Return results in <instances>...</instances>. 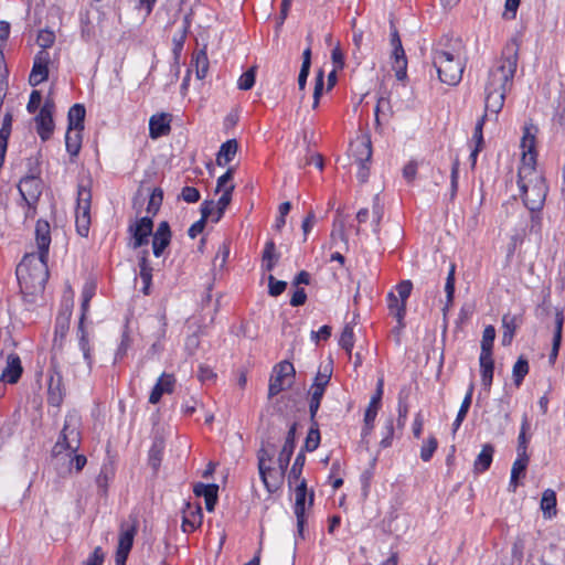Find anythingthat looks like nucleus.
<instances>
[{
	"label": "nucleus",
	"instance_id": "f257e3e1",
	"mask_svg": "<svg viewBox=\"0 0 565 565\" xmlns=\"http://www.w3.org/2000/svg\"><path fill=\"white\" fill-rule=\"evenodd\" d=\"M519 60V46L515 41L509 42L488 72L484 85V108L498 115L503 108L507 93L512 86Z\"/></svg>",
	"mask_w": 565,
	"mask_h": 565
},
{
	"label": "nucleus",
	"instance_id": "f03ea898",
	"mask_svg": "<svg viewBox=\"0 0 565 565\" xmlns=\"http://www.w3.org/2000/svg\"><path fill=\"white\" fill-rule=\"evenodd\" d=\"M38 253L25 254L15 269L21 288L43 289L49 278L47 257L51 244V228L47 221L39 220L35 225Z\"/></svg>",
	"mask_w": 565,
	"mask_h": 565
},
{
	"label": "nucleus",
	"instance_id": "7ed1b4c3",
	"mask_svg": "<svg viewBox=\"0 0 565 565\" xmlns=\"http://www.w3.org/2000/svg\"><path fill=\"white\" fill-rule=\"evenodd\" d=\"M433 64L440 82L451 86L457 85L462 78L465 68L459 41H450L446 46L438 43L433 50Z\"/></svg>",
	"mask_w": 565,
	"mask_h": 565
},
{
	"label": "nucleus",
	"instance_id": "20e7f679",
	"mask_svg": "<svg viewBox=\"0 0 565 565\" xmlns=\"http://www.w3.org/2000/svg\"><path fill=\"white\" fill-rule=\"evenodd\" d=\"M518 185L521 191L524 205L531 212L541 211L547 194V186L542 172L529 164H526V167H520L518 173Z\"/></svg>",
	"mask_w": 565,
	"mask_h": 565
},
{
	"label": "nucleus",
	"instance_id": "39448f33",
	"mask_svg": "<svg viewBox=\"0 0 565 565\" xmlns=\"http://www.w3.org/2000/svg\"><path fill=\"white\" fill-rule=\"evenodd\" d=\"M81 416L76 412H71L65 416V422L61 435L52 449L54 457H58L63 451L71 457L81 446Z\"/></svg>",
	"mask_w": 565,
	"mask_h": 565
},
{
	"label": "nucleus",
	"instance_id": "423d86ee",
	"mask_svg": "<svg viewBox=\"0 0 565 565\" xmlns=\"http://www.w3.org/2000/svg\"><path fill=\"white\" fill-rule=\"evenodd\" d=\"M349 156L352 157L359 166L358 178L365 182L369 178V167L366 163L372 158V143L369 136L361 135L350 142Z\"/></svg>",
	"mask_w": 565,
	"mask_h": 565
},
{
	"label": "nucleus",
	"instance_id": "0eeeda50",
	"mask_svg": "<svg viewBox=\"0 0 565 565\" xmlns=\"http://www.w3.org/2000/svg\"><path fill=\"white\" fill-rule=\"evenodd\" d=\"M66 388L63 383V375L60 359L56 353L51 355V364L49 369V387L47 402L50 405L58 407L63 403Z\"/></svg>",
	"mask_w": 565,
	"mask_h": 565
},
{
	"label": "nucleus",
	"instance_id": "6e6552de",
	"mask_svg": "<svg viewBox=\"0 0 565 565\" xmlns=\"http://www.w3.org/2000/svg\"><path fill=\"white\" fill-rule=\"evenodd\" d=\"M90 202L92 192L87 186L79 185L77 190V206L75 213V225L77 233L87 237L90 227Z\"/></svg>",
	"mask_w": 565,
	"mask_h": 565
},
{
	"label": "nucleus",
	"instance_id": "1a4fd4ad",
	"mask_svg": "<svg viewBox=\"0 0 565 565\" xmlns=\"http://www.w3.org/2000/svg\"><path fill=\"white\" fill-rule=\"evenodd\" d=\"M295 377V367L288 361L279 362L273 370L269 380L268 396L269 398L278 395L280 392L291 387Z\"/></svg>",
	"mask_w": 565,
	"mask_h": 565
},
{
	"label": "nucleus",
	"instance_id": "9d476101",
	"mask_svg": "<svg viewBox=\"0 0 565 565\" xmlns=\"http://www.w3.org/2000/svg\"><path fill=\"white\" fill-rule=\"evenodd\" d=\"M153 222L150 217L145 216L137 220L128 226V233L131 236L130 246L137 249L149 243V237L152 235Z\"/></svg>",
	"mask_w": 565,
	"mask_h": 565
},
{
	"label": "nucleus",
	"instance_id": "9b49d317",
	"mask_svg": "<svg viewBox=\"0 0 565 565\" xmlns=\"http://www.w3.org/2000/svg\"><path fill=\"white\" fill-rule=\"evenodd\" d=\"M38 169L31 170V173L20 180L19 192L28 205L34 204L41 194V179Z\"/></svg>",
	"mask_w": 565,
	"mask_h": 565
},
{
	"label": "nucleus",
	"instance_id": "f8f14e48",
	"mask_svg": "<svg viewBox=\"0 0 565 565\" xmlns=\"http://www.w3.org/2000/svg\"><path fill=\"white\" fill-rule=\"evenodd\" d=\"M536 131L537 128L533 125H526L523 129V137L521 140L522 159L520 167H526V164H529L530 167L536 168Z\"/></svg>",
	"mask_w": 565,
	"mask_h": 565
},
{
	"label": "nucleus",
	"instance_id": "ddd939ff",
	"mask_svg": "<svg viewBox=\"0 0 565 565\" xmlns=\"http://www.w3.org/2000/svg\"><path fill=\"white\" fill-rule=\"evenodd\" d=\"M72 310L66 308L61 311L56 317L55 329H54V339L52 347V354L56 353V356L62 352L64 340L70 330Z\"/></svg>",
	"mask_w": 565,
	"mask_h": 565
},
{
	"label": "nucleus",
	"instance_id": "4468645a",
	"mask_svg": "<svg viewBox=\"0 0 565 565\" xmlns=\"http://www.w3.org/2000/svg\"><path fill=\"white\" fill-rule=\"evenodd\" d=\"M53 111V102L46 100L35 117L36 131L44 141L51 138L54 130Z\"/></svg>",
	"mask_w": 565,
	"mask_h": 565
},
{
	"label": "nucleus",
	"instance_id": "2eb2a0df",
	"mask_svg": "<svg viewBox=\"0 0 565 565\" xmlns=\"http://www.w3.org/2000/svg\"><path fill=\"white\" fill-rule=\"evenodd\" d=\"M286 470L287 468H281L279 465L277 468L274 467V462L264 463L262 470H258L260 479L268 492L273 493L280 488Z\"/></svg>",
	"mask_w": 565,
	"mask_h": 565
},
{
	"label": "nucleus",
	"instance_id": "dca6fc26",
	"mask_svg": "<svg viewBox=\"0 0 565 565\" xmlns=\"http://www.w3.org/2000/svg\"><path fill=\"white\" fill-rule=\"evenodd\" d=\"M383 386H384V381H383V379H380L377 381L376 391H375L374 395L372 396L370 404L364 414L363 435H369L374 427V422H375L377 412L381 407V401H382V396H383Z\"/></svg>",
	"mask_w": 565,
	"mask_h": 565
},
{
	"label": "nucleus",
	"instance_id": "f3484780",
	"mask_svg": "<svg viewBox=\"0 0 565 565\" xmlns=\"http://www.w3.org/2000/svg\"><path fill=\"white\" fill-rule=\"evenodd\" d=\"M295 514L297 518V529L299 535L302 534L303 525L306 522L305 511H306V499L308 494L307 482L305 479H301L299 483H295Z\"/></svg>",
	"mask_w": 565,
	"mask_h": 565
},
{
	"label": "nucleus",
	"instance_id": "a211bd4d",
	"mask_svg": "<svg viewBox=\"0 0 565 565\" xmlns=\"http://www.w3.org/2000/svg\"><path fill=\"white\" fill-rule=\"evenodd\" d=\"M47 62L49 54L46 52L41 51L39 54H36L32 71L29 76V83L31 86H38L46 81L49 76Z\"/></svg>",
	"mask_w": 565,
	"mask_h": 565
},
{
	"label": "nucleus",
	"instance_id": "6ab92c4d",
	"mask_svg": "<svg viewBox=\"0 0 565 565\" xmlns=\"http://www.w3.org/2000/svg\"><path fill=\"white\" fill-rule=\"evenodd\" d=\"M171 230L167 221L159 223L152 237V250L156 257H160L171 242Z\"/></svg>",
	"mask_w": 565,
	"mask_h": 565
},
{
	"label": "nucleus",
	"instance_id": "aec40b11",
	"mask_svg": "<svg viewBox=\"0 0 565 565\" xmlns=\"http://www.w3.org/2000/svg\"><path fill=\"white\" fill-rule=\"evenodd\" d=\"M89 302L90 301H86V300L82 299V306H81L82 313H81L79 323H78V328H77V333L79 337V348L83 351L84 359L87 361L88 369L90 367V348H89V342H88V334L84 328V321H85L86 316L89 310Z\"/></svg>",
	"mask_w": 565,
	"mask_h": 565
},
{
	"label": "nucleus",
	"instance_id": "412c9836",
	"mask_svg": "<svg viewBox=\"0 0 565 565\" xmlns=\"http://www.w3.org/2000/svg\"><path fill=\"white\" fill-rule=\"evenodd\" d=\"M171 115L161 113L151 116L149 120V135L152 139L167 136L171 130Z\"/></svg>",
	"mask_w": 565,
	"mask_h": 565
},
{
	"label": "nucleus",
	"instance_id": "4be33fe9",
	"mask_svg": "<svg viewBox=\"0 0 565 565\" xmlns=\"http://www.w3.org/2000/svg\"><path fill=\"white\" fill-rule=\"evenodd\" d=\"M175 385V377L173 374L163 373L156 385L153 386L150 396L149 403L157 404L160 402L163 394H170L173 392Z\"/></svg>",
	"mask_w": 565,
	"mask_h": 565
},
{
	"label": "nucleus",
	"instance_id": "5701e85b",
	"mask_svg": "<svg viewBox=\"0 0 565 565\" xmlns=\"http://www.w3.org/2000/svg\"><path fill=\"white\" fill-rule=\"evenodd\" d=\"M22 371L20 358L17 354H10L7 359V365L0 375V380L14 384L21 377Z\"/></svg>",
	"mask_w": 565,
	"mask_h": 565
},
{
	"label": "nucleus",
	"instance_id": "b1692460",
	"mask_svg": "<svg viewBox=\"0 0 565 565\" xmlns=\"http://www.w3.org/2000/svg\"><path fill=\"white\" fill-rule=\"evenodd\" d=\"M296 424H292L287 433L285 444L278 455L277 465L281 468H288L290 458L294 454L296 446Z\"/></svg>",
	"mask_w": 565,
	"mask_h": 565
},
{
	"label": "nucleus",
	"instance_id": "393cba45",
	"mask_svg": "<svg viewBox=\"0 0 565 565\" xmlns=\"http://www.w3.org/2000/svg\"><path fill=\"white\" fill-rule=\"evenodd\" d=\"M217 491L218 486L217 484H204V483H196L193 488V492L196 497H203L205 500V508L209 512H212L214 510V507L217 502Z\"/></svg>",
	"mask_w": 565,
	"mask_h": 565
},
{
	"label": "nucleus",
	"instance_id": "a878e982",
	"mask_svg": "<svg viewBox=\"0 0 565 565\" xmlns=\"http://www.w3.org/2000/svg\"><path fill=\"white\" fill-rule=\"evenodd\" d=\"M521 323H522V316H513L510 313H505L502 317V328H503L502 344L503 345L511 344L514 333Z\"/></svg>",
	"mask_w": 565,
	"mask_h": 565
},
{
	"label": "nucleus",
	"instance_id": "bb28decb",
	"mask_svg": "<svg viewBox=\"0 0 565 565\" xmlns=\"http://www.w3.org/2000/svg\"><path fill=\"white\" fill-rule=\"evenodd\" d=\"M393 56V70L395 71V76L398 81H404L407 76V60L399 38H397V44L394 46Z\"/></svg>",
	"mask_w": 565,
	"mask_h": 565
},
{
	"label": "nucleus",
	"instance_id": "cd10ccee",
	"mask_svg": "<svg viewBox=\"0 0 565 565\" xmlns=\"http://www.w3.org/2000/svg\"><path fill=\"white\" fill-rule=\"evenodd\" d=\"M387 308L390 313L396 318L398 327L404 328L406 303L402 301L393 291L388 292L387 295Z\"/></svg>",
	"mask_w": 565,
	"mask_h": 565
},
{
	"label": "nucleus",
	"instance_id": "c85d7f7f",
	"mask_svg": "<svg viewBox=\"0 0 565 565\" xmlns=\"http://www.w3.org/2000/svg\"><path fill=\"white\" fill-rule=\"evenodd\" d=\"M493 454L494 447L491 444L483 445L481 452L478 455L473 463L476 473H482L490 468Z\"/></svg>",
	"mask_w": 565,
	"mask_h": 565
},
{
	"label": "nucleus",
	"instance_id": "c756f323",
	"mask_svg": "<svg viewBox=\"0 0 565 565\" xmlns=\"http://www.w3.org/2000/svg\"><path fill=\"white\" fill-rule=\"evenodd\" d=\"M238 150V143L235 139L227 140L224 142L216 156V164L220 167L226 166L231 162Z\"/></svg>",
	"mask_w": 565,
	"mask_h": 565
},
{
	"label": "nucleus",
	"instance_id": "7c9ffc66",
	"mask_svg": "<svg viewBox=\"0 0 565 565\" xmlns=\"http://www.w3.org/2000/svg\"><path fill=\"white\" fill-rule=\"evenodd\" d=\"M556 493L552 489H546L541 499V510L543 512V515L545 519H552L556 516L557 509H556Z\"/></svg>",
	"mask_w": 565,
	"mask_h": 565
},
{
	"label": "nucleus",
	"instance_id": "2f4dec72",
	"mask_svg": "<svg viewBox=\"0 0 565 565\" xmlns=\"http://www.w3.org/2000/svg\"><path fill=\"white\" fill-rule=\"evenodd\" d=\"M280 255L276 252V245L273 241L265 244L262 256V266L265 270L271 271L277 264Z\"/></svg>",
	"mask_w": 565,
	"mask_h": 565
},
{
	"label": "nucleus",
	"instance_id": "473e14b6",
	"mask_svg": "<svg viewBox=\"0 0 565 565\" xmlns=\"http://www.w3.org/2000/svg\"><path fill=\"white\" fill-rule=\"evenodd\" d=\"M82 130L67 128L65 135L66 150L72 157H76L82 147Z\"/></svg>",
	"mask_w": 565,
	"mask_h": 565
},
{
	"label": "nucleus",
	"instance_id": "72a5a7b5",
	"mask_svg": "<svg viewBox=\"0 0 565 565\" xmlns=\"http://www.w3.org/2000/svg\"><path fill=\"white\" fill-rule=\"evenodd\" d=\"M529 465V457H519L513 462L512 470H511V479H510V490L515 491L518 488V479L520 477H524L526 468Z\"/></svg>",
	"mask_w": 565,
	"mask_h": 565
},
{
	"label": "nucleus",
	"instance_id": "f704fd0d",
	"mask_svg": "<svg viewBox=\"0 0 565 565\" xmlns=\"http://www.w3.org/2000/svg\"><path fill=\"white\" fill-rule=\"evenodd\" d=\"M85 107L81 104L73 105L67 115L70 129H84Z\"/></svg>",
	"mask_w": 565,
	"mask_h": 565
},
{
	"label": "nucleus",
	"instance_id": "c9c22d12",
	"mask_svg": "<svg viewBox=\"0 0 565 565\" xmlns=\"http://www.w3.org/2000/svg\"><path fill=\"white\" fill-rule=\"evenodd\" d=\"M481 382L484 390L489 391L493 380L494 363L492 356H480Z\"/></svg>",
	"mask_w": 565,
	"mask_h": 565
},
{
	"label": "nucleus",
	"instance_id": "e433bc0d",
	"mask_svg": "<svg viewBox=\"0 0 565 565\" xmlns=\"http://www.w3.org/2000/svg\"><path fill=\"white\" fill-rule=\"evenodd\" d=\"M164 449V443L161 438H156L152 443V446L149 450V465L152 467L154 471H157L162 461V455Z\"/></svg>",
	"mask_w": 565,
	"mask_h": 565
},
{
	"label": "nucleus",
	"instance_id": "4c0bfd02",
	"mask_svg": "<svg viewBox=\"0 0 565 565\" xmlns=\"http://www.w3.org/2000/svg\"><path fill=\"white\" fill-rule=\"evenodd\" d=\"M202 523V510L201 507H196L195 511H190L184 514L182 522V530L185 533L194 531Z\"/></svg>",
	"mask_w": 565,
	"mask_h": 565
},
{
	"label": "nucleus",
	"instance_id": "58836bf2",
	"mask_svg": "<svg viewBox=\"0 0 565 565\" xmlns=\"http://www.w3.org/2000/svg\"><path fill=\"white\" fill-rule=\"evenodd\" d=\"M495 339V329L493 326H487L483 330L481 340V353L480 356H492V348Z\"/></svg>",
	"mask_w": 565,
	"mask_h": 565
},
{
	"label": "nucleus",
	"instance_id": "ea45409f",
	"mask_svg": "<svg viewBox=\"0 0 565 565\" xmlns=\"http://www.w3.org/2000/svg\"><path fill=\"white\" fill-rule=\"evenodd\" d=\"M324 392L326 390L322 388V387H318V386H315V385H311L310 386V390H309V396H310V399H309V413H310V418L311 419H315L318 411H319V407H320V404H321V399L324 395Z\"/></svg>",
	"mask_w": 565,
	"mask_h": 565
},
{
	"label": "nucleus",
	"instance_id": "a19ab883",
	"mask_svg": "<svg viewBox=\"0 0 565 565\" xmlns=\"http://www.w3.org/2000/svg\"><path fill=\"white\" fill-rule=\"evenodd\" d=\"M473 388H475V386L471 383L469 388H468V392H467V394H466V396H465V398H463V401L461 403V406L459 408L457 417H456V419H455V422L452 424L454 431H456L460 427V425L462 424L463 419L467 416V413H468V411L470 408L471 401H472Z\"/></svg>",
	"mask_w": 565,
	"mask_h": 565
},
{
	"label": "nucleus",
	"instance_id": "79ce46f5",
	"mask_svg": "<svg viewBox=\"0 0 565 565\" xmlns=\"http://www.w3.org/2000/svg\"><path fill=\"white\" fill-rule=\"evenodd\" d=\"M486 118H487V113L478 120V122L475 127L472 140L476 142V147L470 154V158L472 159L473 162H476V158L483 146L482 130H483V125H484Z\"/></svg>",
	"mask_w": 565,
	"mask_h": 565
},
{
	"label": "nucleus",
	"instance_id": "37998d69",
	"mask_svg": "<svg viewBox=\"0 0 565 565\" xmlns=\"http://www.w3.org/2000/svg\"><path fill=\"white\" fill-rule=\"evenodd\" d=\"M234 189H235V184H230L224 189V192H222L221 198L215 203L217 213H216V216L213 218L214 222H218L221 220V217L223 216L224 211L226 210V207L230 205V203L232 201V194H233Z\"/></svg>",
	"mask_w": 565,
	"mask_h": 565
},
{
	"label": "nucleus",
	"instance_id": "c03bdc74",
	"mask_svg": "<svg viewBox=\"0 0 565 565\" xmlns=\"http://www.w3.org/2000/svg\"><path fill=\"white\" fill-rule=\"evenodd\" d=\"M305 461H306V456L302 451H300L296 459H295V462L289 471V475H288V482H289V486L291 487L294 483H299L300 482V477H301V473H302V469H303V466H305Z\"/></svg>",
	"mask_w": 565,
	"mask_h": 565
},
{
	"label": "nucleus",
	"instance_id": "a18cd8bd",
	"mask_svg": "<svg viewBox=\"0 0 565 565\" xmlns=\"http://www.w3.org/2000/svg\"><path fill=\"white\" fill-rule=\"evenodd\" d=\"M529 373V362L523 356H520L518 359V361L515 362V364L513 365V371H512V375H513V381H514V384L516 387H519L524 377L527 375Z\"/></svg>",
	"mask_w": 565,
	"mask_h": 565
},
{
	"label": "nucleus",
	"instance_id": "49530a36",
	"mask_svg": "<svg viewBox=\"0 0 565 565\" xmlns=\"http://www.w3.org/2000/svg\"><path fill=\"white\" fill-rule=\"evenodd\" d=\"M339 345L345 350L348 356L350 358L354 347V333L353 328L350 324L344 326L339 339Z\"/></svg>",
	"mask_w": 565,
	"mask_h": 565
},
{
	"label": "nucleus",
	"instance_id": "de8ad7c7",
	"mask_svg": "<svg viewBox=\"0 0 565 565\" xmlns=\"http://www.w3.org/2000/svg\"><path fill=\"white\" fill-rule=\"evenodd\" d=\"M135 534H136L135 526H130L128 529H122L119 534L117 550H120L122 552H130L132 544H134Z\"/></svg>",
	"mask_w": 565,
	"mask_h": 565
},
{
	"label": "nucleus",
	"instance_id": "09e8293b",
	"mask_svg": "<svg viewBox=\"0 0 565 565\" xmlns=\"http://www.w3.org/2000/svg\"><path fill=\"white\" fill-rule=\"evenodd\" d=\"M320 444V433L318 429V423L315 419H311V427L308 431L306 441H305V449L307 451H313L318 448Z\"/></svg>",
	"mask_w": 565,
	"mask_h": 565
},
{
	"label": "nucleus",
	"instance_id": "8fccbe9b",
	"mask_svg": "<svg viewBox=\"0 0 565 565\" xmlns=\"http://www.w3.org/2000/svg\"><path fill=\"white\" fill-rule=\"evenodd\" d=\"M455 271H456V265L452 263V264H450L449 273H448V276L446 279V284H445L447 303H446V307L444 308V310H446L452 303V300H454Z\"/></svg>",
	"mask_w": 565,
	"mask_h": 565
},
{
	"label": "nucleus",
	"instance_id": "3c124183",
	"mask_svg": "<svg viewBox=\"0 0 565 565\" xmlns=\"http://www.w3.org/2000/svg\"><path fill=\"white\" fill-rule=\"evenodd\" d=\"M255 78H256V66H252L246 72H244L238 81H237V87L242 90H249L255 85Z\"/></svg>",
	"mask_w": 565,
	"mask_h": 565
},
{
	"label": "nucleus",
	"instance_id": "603ef678",
	"mask_svg": "<svg viewBox=\"0 0 565 565\" xmlns=\"http://www.w3.org/2000/svg\"><path fill=\"white\" fill-rule=\"evenodd\" d=\"M275 457V447L274 445L262 446L257 451V466L258 470H262L264 463H273Z\"/></svg>",
	"mask_w": 565,
	"mask_h": 565
},
{
	"label": "nucleus",
	"instance_id": "864d4df0",
	"mask_svg": "<svg viewBox=\"0 0 565 565\" xmlns=\"http://www.w3.org/2000/svg\"><path fill=\"white\" fill-rule=\"evenodd\" d=\"M530 424L526 417L523 418L522 425H521V431L518 438V456L519 457H529L526 454L527 449V439H526V430L529 429Z\"/></svg>",
	"mask_w": 565,
	"mask_h": 565
},
{
	"label": "nucleus",
	"instance_id": "5fc2aeb1",
	"mask_svg": "<svg viewBox=\"0 0 565 565\" xmlns=\"http://www.w3.org/2000/svg\"><path fill=\"white\" fill-rule=\"evenodd\" d=\"M384 215V207L380 202L379 195H376L373 200V206H372V217H373V225H374V233H380V223Z\"/></svg>",
	"mask_w": 565,
	"mask_h": 565
},
{
	"label": "nucleus",
	"instance_id": "6e6d98bb",
	"mask_svg": "<svg viewBox=\"0 0 565 565\" xmlns=\"http://www.w3.org/2000/svg\"><path fill=\"white\" fill-rule=\"evenodd\" d=\"M331 375H332V367L330 365H326V366L321 367L318 371L312 385L322 387L326 390L328 384L330 383Z\"/></svg>",
	"mask_w": 565,
	"mask_h": 565
},
{
	"label": "nucleus",
	"instance_id": "4d7b16f0",
	"mask_svg": "<svg viewBox=\"0 0 565 565\" xmlns=\"http://www.w3.org/2000/svg\"><path fill=\"white\" fill-rule=\"evenodd\" d=\"M209 70V60L204 51H201L195 56V71L198 78H204Z\"/></svg>",
	"mask_w": 565,
	"mask_h": 565
},
{
	"label": "nucleus",
	"instance_id": "13d9d810",
	"mask_svg": "<svg viewBox=\"0 0 565 565\" xmlns=\"http://www.w3.org/2000/svg\"><path fill=\"white\" fill-rule=\"evenodd\" d=\"M564 326V315L561 310H556L555 313V329L553 334V345H559L562 342V331Z\"/></svg>",
	"mask_w": 565,
	"mask_h": 565
},
{
	"label": "nucleus",
	"instance_id": "bf43d9fd",
	"mask_svg": "<svg viewBox=\"0 0 565 565\" xmlns=\"http://www.w3.org/2000/svg\"><path fill=\"white\" fill-rule=\"evenodd\" d=\"M437 439L435 437H429L427 441L423 445L420 450V458L423 461H429L437 449Z\"/></svg>",
	"mask_w": 565,
	"mask_h": 565
},
{
	"label": "nucleus",
	"instance_id": "052dcab7",
	"mask_svg": "<svg viewBox=\"0 0 565 565\" xmlns=\"http://www.w3.org/2000/svg\"><path fill=\"white\" fill-rule=\"evenodd\" d=\"M287 287V282L277 280L273 275L268 276V292L273 297L281 295Z\"/></svg>",
	"mask_w": 565,
	"mask_h": 565
},
{
	"label": "nucleus",
	"instance_id": "680f3d73",
	"mask_svg": "<svg viewBox=\"0 0 565 565\" xmlns=\"http://www.w3.org/2000/svg\"><path fill=\"white\" fill-rule=\"evenodd\" d=\"M162 200H163L162 190L159 188H156L150 195V200H149L148 207H147L148 212L157 213L162 204Z\"/></svg>",
	"mask_w": 565,
	"mask_h": 565
},
{
	"label": "nucleus",
	"instance_id": "e2e57ef3",
	"mask_svg": "<svg viewBox=\"0 0 565 565\" xmlns=\"http://www.w3.org/2000/svg\"><path fill=\"white\" fill-rule=\"evenodd\" d=\"M323 72L320 71L316 77L315 90H313V103L312 108L316 109L319 106L320 97L323 92Z\"/></svg>",
	"mask_w": 565,
	"mask_h": 565
},
{
	"label": "nucleus",
	"instance_id": "0e129e2a",
	"mask_svg": "<svg viewBox=\"0 0 565 565\" xmlns=\"http://www.w3.org/2000/svg\"><path fill=\"white\" fill-rule=\"evenodd\" d=\"M233 178H234V168H228L227 171L217 179L215 192L216 193L224 192V189L227 185L234 184L232 182Z\"/></svg>",
	"mask_w": 565,
	"mask_h": 565
},
{
	"label": "nucleus",
	"instance_id": "69168bd1",
	"mask_svg": "<svg viewBox=\"0 0 565 565\" xmlns=\"http://www.w3.org/2000/svg\"><path fill=\"white\" fill-rule=\"evenodd\" d=\"M54 41H55V34L53 31H50V30L40 31L38 39H36L38 44L43 49H47V47L52 46Z\"/></svg>",
	"mask_w": 565,
	"mask_h": 565
},
{
	"label": "nucleus",
	"instance_id": "338daca9",
	"mask_svg": "<svg viewBox=\"0 0 565 565\" xmlns=\"http://www.w3.org/2000/svg\"><path fill=\"white\" fill-rule=\"evenodd\" d=\"M413 289V284L411 280H403L396 286V291L398 294V298L406 303L408 297L411 296Z\"/></svg>",
	"mask_w": 565,
	"mask_h": 565
},
{
	"label": "nucleus",
	"instance_id": "774afa93",
	"mask_svg": "<svg viewBox=\"0 0 565 565\" xmlns=\"http://www.w3.org/2000/svg\"><path fill=\"white\" fill-rule=\"evenodd\" d=\"M180 196L188 203H195L201 198L199 190L193 186H184L181 191Z\"/></svg>",
	"mask_w": 565,
	"mask_h": 565
}]
</instances>
